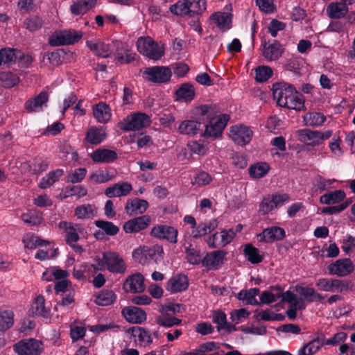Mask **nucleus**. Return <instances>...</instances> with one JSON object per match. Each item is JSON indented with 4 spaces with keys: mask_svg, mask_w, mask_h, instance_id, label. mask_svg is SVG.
<instances>
[{
    "mask_svg": "<svg viewBox=\"0 0 355 355\" xmlns=\"http://www.w3.org/2000/svg\"><path fill=\"white\" fill-rule=\"evenodd\" d=\"M230 135L236 144L245 146L251 141L252 131L247 126L235 125L231 128Z\"/></svg>",
    "mask_w": 355,
    "mask_h": 355,
    "instance_id": "12",
    "label": "nucleus"
},
{
    "mask_svg": "<svg viewBox=\"0 0 355 355\" xmlns=\"http://www.w3.org/2000/svg\"><path fill=\"white\" fill-rule=\"evenodd\" d=\"M345 198V193L342 190H336L324 193L320 198L322 204L331 205L338 203Z\"/></svg>",
    "mask_w": 355,
    "mask_h": 355,
    "instance_id": "39",
    "label": "nucleus"
},
{
    "mask_svg": "<svg viewBox=\"0 0 355 355\" xmlns=\"http://www.w3.org/2000/svg\"><path fill=\"white\" fill-rule=\"evenodd\" d=\"M139 53L153 60H159L164 55V48L159 46L151 37H139L137 42Z\"/></svg>",
    "mask_w": 355,
    "mask_h": 355,
    "instance_id": "2",
    "label": "nucleus"
},
{
    "mask_svg": "<svg viewBox=\"0 0 355 355\" xmlns=\"http://www.w3.org/2000/svg\"><path fill=\"white\" fill-rule=\"evenodd\" d=\"M150 223V218L147 215L136 217L126 221L123 226L125 233H137L145 230Z\"/></svg>",
    "mask_w": 355,
    "mask_h": 355,
    "instance_id": "13",
    "label": "nucleus"
},
{
    "mask_svg": "<svg viewBox=\"0 0 355 355\" xmlns=\"http://www.w3.org/2000/svg\"><path fill=\"white\" fill-rule=\"evenodd\" d=\"M273 200L274 207L278 208L282 207L284 203L289 201L290 196L285 193H275L270 195Z\"/></svg>",
    "mask_w": 355,
    "mask_h": 355,
    "instance_id": "61",
    "label": "nucleus"
},
{
    "mask_svg": "<svg viewBox=\"0 0 355 355\" xmlns=\"http://www.w3.org/2000/svg\"><path fill=\"white\" fill-rule=\"evenodd\" d=\"M14 313L11 310L0 311V330L6 331L13 325Z\"/></svg>",
    "mask_w": 355,
    "mask_h": 355,
    "instance_id": "46",
    "label": "nucleus"
},
{
    "mask_svg": "<svg viewBox=\"0 0 355 355\" xmlns=\"http://www.w3.org/2000/svg\"><path fill=\"white\" fill-rule=\"evenodd\" d=\"M327 14L330 18L340 19L348 12V8L345 3L340 2L331 3L326 9Z\"/></svg>",
    "mask_w": 355,
    "mask_h": 355,
    "instance_id": "36",
    "label": "nucleus"
},
{
    "mask_svg": "<svg viewBox=\"0 0 355 355\" xmlns=\"http://www.w3.org/2000/svg\"><path fill=\"white\" fill-rule=\"evenodd\" d=\"M189 279L187 276L178 274L173 276L167 282L166 290L171 293L181 292L187 289Z\"/></svg>",
    "mask_w": 355,
    "mask_h": 355,
    "instance_id": "20",
    "label": "nucleus"
},
{
    "mask_svg": "<svg viewBox=\"0 0 355 355\" xmlns=\"http://www.w3.org/2000/svg\"><path fill=\"white\" fill-rule=\"evenodd\" d=\"M255 78L258 82H265L272 75V70L268 66L258 67L255 70Z\"/></svg>",
    "mask_w": 355,
    "mask_h": 355,
    "instance_id": "53",
    "label": "nucleus"
},
{
    "mask_svg": "<svg viewBox=\"0 0 355 355\" xmlns=\"http://www.w3.org/2000/svg\"><path fill=\"white\" fill-rule=\"evenodd\" d=\"M189 8V17H193L196 15H202L206 10L205 0H187Z\"/></svg>",
    "mask_w": 355,
    "mask_h": 355,
    "instance_id": "40",
    "label": "nucleus"
},
{
    "mask_svg": "<svg viewBox=\"0 0 355 355\" xmlns=\"http://www.w3.org/2000/svg\"><path fill=\"white\" fill-rule=\"evenodd\" d=\"M150 119L148 115L137 112L126 116L119 123V127L124 131L139 130L148 125Z\"/></svg>",
    "mask_w": 355,
    "mask_h": 355,
    "instance_id": "3",
    "label": "nucleus"
},
{
    "mask_svg": "<svg viewBox=\"0 0 355 355\" xmlns=\"http://www.w3.org/2000/svg\"><path fill=\"white\" fill-rule=\"evenodd\" d=\"M148 207L146 200L135 198L131 202H127L125 209L130 215L142 214Z\"/></svg>",
    "mask_w": 355,
    "mask_h": 355,
    "instance_id": "32",
    "label": "nucleus"
},
{
    "mask_svg": "<svg viewBox=\"0 0 355 355\" xmlns=\"http://www.w3.org/2000/svg\"><path fill=\"white\" fill-rule=\"evenodd\" d=\"M97 3V0H77L70 7V10L73 15H84L90 9L94 8Z\"/></svg>",
    "mask_w": 355,
    "mask_h": 355,
    "instance_id": "30",
    "label": "nucleus"
},
{
    "mask_svg": "<svg viewBox=\"0 0 355 355\" xmlns=\"http://www.w3.org/2000/svg\"><path fill=\"white\" fill-rule=\"evenodd\" d=\"M83 37L81 31L73 29L55 32L50 37L49 44L52 46L71 45L78 42Z\"/></svg>",
    "mask_w": 355,
    "mask_h": 355,
    "instance_id": "1",
    "label": "nucleus"
},
{
    "mask_svg": "<svg viewBox=\"0 0 355 355\" xmlns=\"http://www.w3.org/2000/svg\"><path fill=\"white\" fill-rule=\"evenodd\" d=\"M270 166L266 163H257L252 164L248 168V172L252 178H261L264 177L269 171Z\"/></svg>",
    "mask_w": 355,
    "mask_h": 355,
    "instance_id": "42",
    "label": "nucleus"
},
{
    "mask_svg": "<svg viewBox=\"0 0 355 355\" xmlns=\"http://www.w3.org/2000/svg\"><path fill=\"white\" fill-rule=\"evenodd\" d=\"M187 259L191 264H199L202 263V255L199 251H197L194 248H187L186 249Z\"/></svg>",
    "mask_w": 355,
    "mask_h": 355,
    "instance_id": "59",
    "label": "nucleus"
},
{
    "mask_svg": "<svg viewBox=\"0 0 355 355\" xmlns=\"http://www.w3.org/2000/svg\"><path fill=\"white\" fill-rule=\"evenodd\" d=\"M128 333L134 337H137L140 343L148 345L153 343L150 333L143 327L135 326L128 329Z\"/></svg>",
    "mask_w": 355,
    "mask_h": 355,
    "instance_id": "38",
    "label": "nucleus"
},
{
    "mask_svg": "<svg viewBox=\"0 0 355 355\" xmlns=\"http://www.w3.org/2000/svg\"><path fill=\"white\" fill-rule=\"evenodd\" d=\"M48 99V94L46 92H41L37 96L26 102L25 108L28 112H36L44 103L47 102Z\"/></svg>",
    "mask_w": 355,
    "mask_h": 355,
    "instance_id": "34",
    "label": "nucleus"
},
{
    "mask_svg": "<svg viewBox=\"0 0 355 355\" xmlns=\"http://www.w3.org/2000/svg\"><path fill=\"white\" fill-rule=\"evenodd\" d=\"M123 288L131 293H142L145 290L144 276L139 272L128 276L123 284Z\"/></svg>",
    "mask_w": 355,
    "mask_h": 355,
    "instance_id": "15",
    "label": "nucleus"
},
{
    "mask_svg": "<svg viewBox=\"0 0 355 355\" xmlns=\"http://www.w3.org/2000/svg\"><path fill=\"white\" fill-rule=\"evenodd\" d=\"M220 107L216 104L202 105L196 107V114L201 120L215 121L221 114Z\"/></svg>",
    "mask_w": 355,
    "mask_h": 355,
    "instance_id": "17",
    "label": "nucleus"
},
{
    "mask_svg": "<svg viewBox=\"0 0 355 355\" xmlns=\"http://www.w3.org/2000/svg\"><path fill=\"white\" fill-rule=\"evenodd\" d=\"M1 57L3 58V62L5 63L16 62L17 57L20 56L21 51L17 49H3L0 50Z\"/></svg>",
    "mask_w": 355,
    "mask_h": 355,
    "instance_id": "54",
    "label": "nucleus"
},
{
    "mask_svg": "<svg viewBox=\"0 0 355 355\" xmlns=\"http://www.w3.org/2000/svg\"><path fill=\"white\" fill-rule=\"evenodd\" d=\"M259 292L260 291L257 288H250L249 290H241L236 295V298L239 300L244 302L245 304L259 305L260 303L255 298V297L259 295Z\"/></svg>",
    "mask_w": 355,
    "mask_h": 355,
    "instance_id": "35",
    "label": "nucleus"
},
{
    "mask_svg": "<svg viewBox=\"0 0 355 355\" xmlns=\"http://www.w3.org/2000/svg\"><path fill=\"white\" fill-rule=\"evenodd\" d=\"M96 208L92 205H83L75 209V215L80 219L90 218L94 216Z\"/></svg>",
    "mask_w": 355,
    "mask_h": 355,
    "instance_id": "50",
    "label": "nucleus"
},
{
    "mask_svg": "<svg viewBox=\"0 0 355 355\" xmlns=\"http://www.w3.org/2000/svg\"><path fill=\"white\" fill-rule=\"evenodd\" d=\"M295 87L286 83H276L272 85V95L278 105L281 106L289 95H293Z\"/></svg>",
    "mask_w": 355,
    "mask_h": 355,
    "instance_id": "14",
    "label": "nucleus"
},
{
    "mask_svg": "<svg viewBox=\"0 0 355 355\" xmlns=\"http://www.w3.org/2000/svg\"><path fill=\"white\" fill-rule=\"evenodd\" d=\"M164 253L162 245H155L152 247L143 246L132 252L133 258L139 263H144L148 259H156L157 256L162 257Z\"/></svg>",
    "mask_w": 355,
    "mask_h": 355,
    "instance_id": "7",
    "label": "nucleus"
},
{
    "mask_svg": "<svg viewBox=\"0 0 355 355\" xmlns=\"http://www.w3.org/2000/svg\"><path fill=\"white\" fill-rule=\"evenodd\" d=\"M286 236L285 231L283 228L273 226L266 228L258 235L260 242H272L275 241L282 240Z\"/></svg>",
    "mask_w": 355,
    "mask_h": 355,
    "instance_id": "18",
    "label": "nucleus"
},
{
    "mask_svg": "<svg viewBox=\"0 0 355 355\" xmlns=\"http://www.w3.org/2000/svg\"><path fill=\"white\" fill-rule=\"evenodd\" d=\"M150 234L152 236L166 239L171 243L178 242V231L172 226L163 225L154 227Z\"/></svg>",
    "mask_w": 355,
    "mask_h": 355,
    "instance_id": "10",
    "label": "nucleus"
},
{
    "mask_svg": "<svg viewBox=\"0 0 355 355\" xmlns=\"http://www.w3.org/2000/svg\"><path fill=\"white\" fill-rule=\"evenodd\" d=\"M23 221L31 225H37L41 223L42 220V214L35 212L32 214H24L21 215Z\"/></svg>",
    "mask_w": 355,
    "mask_h": 355,
    "instance_id": "57",
    "label": "nucleus"
},
{
    "mask_svg": "<svg viewBox=\"0 0 355 355\" xmlns=\"http://www.w3.org/2000/svg\"><path fill=\"white\" fill-rule=\"evenodd\" d=\"M283 52L284 49L276 40L268 45L265 43L263 49V55L268 61L277 60L282 56Z\"/></svg>",
    "mask_w": 355,
    "mask_h": 355,
    "instance_id": "23",
    "label": "nucleus"
},
{
    "mask_svg": "<svg viewBox=\"0 0 355 355\" xmlns=\"http://www.w3.org/2000/svg\"><path fill=\"white\" fill-rule=\"evenodd\" d=\"M29 313L31 315H40L47 318L49 309L45 307V300L42 295H38L33 302L29 309Z\"/></svg>",
    "mask_w": 355,
    "mask_h": 355,
    "instance_id": "33",
    "label": "nucleus"
},
{
    "mask_svg": "<svg viewBox=\"0 0 355 355\" xmlns=\"http://www.w3.org/2000/svg\"><path fill=\"white\" fill-rule=\"evenodd\" d=\"M121 313L131 323L140 324L146 320V312L137 306L125 307Z\"/></svg>",
    "mask_w": 355,
    "mask_h": 355,
    "instance_id": "19",
    "label": "nucleus"
},
{
    "mask_svg": "<svg viewBox=\"0 0 355 355\" xmlns=\"http://www.w3.org/2000/svg\"><path fill=\"white\" fill-rule=\"evenodd\" d=\"M169 10L174 15L184 17L189 16V8L187 0L178 1L170 6Z\"/></svg>",
    "mask_w": 355,
    "mask_h": 355,
    "instance_id": "52",
    "label": "nucleus"
},
{
    "mask_svg": "<svg viewBox=\"0 0 355 355\" xmlns=\"http://www.w3.org/2000/svg\"><path fill=\"white\" fill-rule=\"evenodd\" d=\"M227 252L224 250H216L207 253L202 259V264L210 270H216L223 264Z\"/></svg>",
    "mask_w": 355,
    "mask_h": 355,
    "instance_id": "16",
    "label": "nucleus"
},
{
    "mask_svg": "<svg viewBox=\"0 0 355 355\" xmlns=\"http://www.w3.org/2000/svg\"><path fill=\"white\" fill-rule=\"evenodd\" d=\"M116 300V295L112 291L103 290L96 296L95 303L99 306H108Z\"/></svg>",
    "mask_w": 355,
    "mask_h": 355,
    "instance_id": "45",
    "label": "nucleus"
},
{
    "mask_svg": "<svg viewBox=\"0 0 355 355\" xmlns=\"http://www.w3.org/2000/svg\"><path fill=\"white\" fill-rule=\"evenodd\" d=\"M327 269L331 275L345 277L353 272L354 264L349 259H342L329 264Z\"/></svg>",
    "mask_w": 355,
    "mask_h": 355,
    "instance_id": "11",
    "label": "nucleus"
},
{
    "mask_svg": "<svg viewBox=\"0 0 355 355\" xmlns=\"http://www.w3.org/2000/svg\"><path fill=\"white\" fill-rule=\"evenodd\" d=\"M95 225L103 230L105 235L114 236L119 232V227L115 225L112 222L97 220L94 222Z\"/></svg>",
    "mask_w": 355,
    "mask_h": 355,
    "instance_id": "41",
    "label": "nucleus"
},
{
    "mask_svg": "<svg viewBox=\"0 0 355 355\" xmlns=\"http://www.w3.org/2000/svg\"><path fill=\"white\" fill-rule=\"evenodd\" d=\"M325 116L320 112H312L306 114L304 117V121L308 126H318L322 125L325 121Z\"/></svg>",
    "mask_w": 355,
    "mask_h": 355,
    "instance_id": "49",
    "label": "nucleus"
},
{
    "mask_svg": "<svg viewBox=\"0 0 355 355\" xmlns=\"http://www.w3.org/2000/svg\"><path fill=\"white\" fill-rule=\"evenodd\" d=\"M243 252L248 260L252 264L259 263L263 260L262 256L259 253V250L251 243H248L245 245Z\"/></svg>",
    "mask_w": 355,
    "mask_h": 355,
    "instance_id": "44",
    "label": "nucleus"
},
{
    "mask_svg": "<svg viewBox=\"0 0 355 355\" xmlns=\"http://www.w3.org/2000/svg\"><path fill=\"white\" fill-rule=\"evenodd\" d=\"M86 44L87 47L98 56L108 58L111 55L112 51L110 49L109 45L103 42H94L87 41Z\"/></svg>",
    "mask_w": 355,
    "mask_h": 355,
    "instance_id": "37",
    "label": "nucleus"
},
{
    "mask_svg": "<svg viewBox=\"0 0 355 355\" xmlns=\"http://www.w3.org/2000/svg\"><path fill=\"white\" fill-rule=\"evenodd\" d=\"M176 99L182 101H191L195 97V89L190 83H184L175 91Z\"/></svg>",
    "mask_w": 355,
    "mask_h": 355,
    "instance_id": "31",
    "label": "nucleus"
},
{
    "mask_svg": "<svg viewBox=\"0 0 355 355\" xmlns=\"http://www.w3.org/2000/svg\"><path fill=\"white\" fill-rule=\"evenodd\" d=\"M155 321L157 324L164 327L178 326L182 323L181 319L173 317L167 313L156 317Z\"/></svg>",
    "mask_w": 355,
    "mask_h": 355,
    "instance_id": "43",
    "label": "nucleus"
},
{
    "mask_svg": "<svg viewBox=\"0 0 355 355\" xmlns=\"http://www.w3.org/2000/svg\"><path fill=\"white\" fill-rule=\"evenodd\" d=\"M24 25L29 31H35L42 26L43 20L37 16H33L25 20Z\"/></svg>",
    "mask_w": 355,
    "mask_h": 355,
    "instance_id": "56",
    "label": "nucleus"
},
{
    "mask_svg": "<svg viewBox=\"0 0 355 355\" xmlns=\"http://www.w3.org/2000/svg\"><path fill=\"white\" fill-rule=\"evenodd\" d=\"M87 171L85 168H79L75 170L74 173L68 175L67 182L73 184L80 182L86 175Z\"/></svg>",
    "mask_w": 355,
    "mask_h": 355,
    "instance_id": "62",
    "label": "nucleus"
},
{
    "mask_svg": "<svg viewBox=\"0 0 355 355\" xmlns=\"http://www.w3.org/2000/svg\"><path fill=\"white\" fill-rule=\"evenodd\" d=\"M324 345V336L318 335L315 338L308 343L299 352L298 355H313Z\"/></svg>",
    "mask_w": 355,
    "mask_h": 355,
    "instance_id": "25",
    "label": "nucleus"
},
{
    "mask_svg": "<svg viewBox=\"0 0 355 355\" xmlns=\"http://www.w3.org/2000/svg\"><path fill=\"white\" fill-rule=\"evenodd\" d=\"M319 131L304 129L298 131L299 140L306 145L315 146L320 143Z\"/></svg>",
    "mask_w": 355,
    "mask_h": 355,
    "instance_id": "28",
    "label": "nucleus"
},
{
    "mask_svg": "<svg viewBox=\"0 0 355 355\" xmlns=\"http://www.w3.org/2000/svg\"><path fill=\"white\" fill-rule=\"evenodd\" d=\"M230 117L228 114H221L215 121H209L205 125L204 132H201V136L205 138L216 139L221 137L223 131Z\"/></svg>",
    "mask_w": 355,
    "mask_h": 355,
    "instance_id": "5",
    "label": "nucleus"
},
{
    "mask_svg": "<svg viewBox=\"0 0 355 355\" xmlns=\"http://www.w3.org/2000/svg\"><path fill=\"white\" fill-rule=\"evenodd\" d=\"M19 81L17 74L10 71H2L0 73V82L4 87L10 88L15 86Z\"/></svg>",
    "mask_w": 355,
    "mask_h": 355,
    "instance_id": "51",
    "label": "nucleus"
},
{
    "mask_svg": "<svg viewBox=\"0 0 355 355\" xmlns=\"http://www.w3.org/2000/svg\"><path fill=\"white\" fill-rule=\"evenodd\" d=\"M71 286V282L67 279H62L58 281L54 286V289L57 295L61 293H67L71 291L69 288Z\"/></svg>",
    "mask_w": 355,
    "mask_h": 355,
    "instance_id": "63",
    "label": "nucleus"
},
{
    "mask_svg": "<svg viewBox=\"0 0 355 355\" xmlns=\"http://www.w3.org/2000/svg\"><path fill=\"white\" fill-rule=\"evenodd\" d=\"M58 227L64 230V239L67 245L76 243L80 239L79 234L83 230L80 225L67 221L60 222Z\"/></svg>",
    "mask_w": 355,
    "mask_h": 355,
    "instance_id": "8",
    "label": "nucleus"
},
{
    "mask_svg": "<svg viewBox=\"0 0 355 355\" xmlns=\"http://www.w3.org/2000/svg\"><path fill=\"white\" fill-rule=\"evenodd\" d=\"M62 169H56L50 172L44 176L40 182V187L42 189H46L51 186L53 183L58 180V179L63 175Z\"/></svg>",
    "mask_w": 355,
    "mask_h": 355,
    "instance_id": "47",
    "label": "nucleus"
},
{
    "mask_svg": "<svg viewBox=\"0 0 355 355\" xmlns=\"http://www.w3.org/2000/svg\"><path fill=\"white\" fill-rule=\"evenodd\" d=\"M144 74L148 76V80L154 83H166L172 76L171 69L168 67L155 66L145 68Z\"/></svg>",
    "mask_w": 355,
    "mask_h": 355,
    "instance_id": "6",
    "label": "nucleus"
},
{
    "mask_svg": "<svg viewBox=\"0 0 355 355\" xmlns=\"http://www.w3.org/2000/svg\"><path fill=\"white\" fill-rule=\"evenodd\" d=\"M103 258L110 272L115 273H124L125 272L126 266L125 262L116 252H104Z\"/></svg>",
    "mask_w": 355,
    "mask_h": 355,
    "instance_id": "9",
    "label": "nucleus"
},
{
    "mask_svg": "<svg viewBox=\"0 0 355 355\" xmlns=\"http://www.w3.org/2000/svg\"><path fill=\"white\" fill-rule=\"evenodd\" d=\"M60 297L61 299L57 302L56 306L69 307V306L75 302L73 291H71L67 293H61ZM55 309H57V306H55Z\"/></svg>",
    "mask_w": 355,
    "mask_h": 355,
    "instance_id": "58",
    "label": "nucleus"
},
{
    "mask_svg": "<svg viewBox=\"0 0 355 355\" xmlns=\"http://www.w3.org/2000/svg\"><path fill=\"white\" fill-rule=\"evenodd\" d=\"M93 115L98 122L105 123L111 118L110 108L105 103L100 102L93 106Z\"/></svg>",
    "mask_w": 355,
    "mask_h": 355,
    "instance_id": "27",
    "label": "nucleus"
},
{
    "mask_svg": "<svg viewBox=\"0 0 355 355\" xmlns=\"http://www.w3.org/2000/svg\"><path fill=\"white\" fill-rule=\"evenodd\" d=\"M281 107L297 111L304 110V100L302 94L294 88L293 95H289L288 98L284 101Z\"/></svg>",
    "mask_w": 355,
    "mask_h": 355,
    "instance_id": "21",
    "label": "nucleus"
},
{
    "mask_svg": "<svg viewBox=\"0 0 355 355\" xmlns=\"http://www.w3.org/2000/svg\"><path fill=\"white\" fill-rule=\"evenodd\" d=\"M18 355H40L44 350L43 343L34 338L24 339L13 346Z\"/></svg>",
    "mask_w": 355,
    "mask_h": 355,
    "instance_id": "4",
    "label": "nucleus"
},
{
    "mask_svg": "<svg viewBox=\"0 0 355 355\" xmlns=\"http://www.w3.org/2000/svg\"><path fill=\"white\" fill-rule=\"evenodd\" d=\"M286 24L276 19H272L269 26L268 30L272 37H276L279 31H282L285 28Z\"/></svg>",
    "mask_w": 355,
    "mask_h": 355,
    "instance_id": "64",
    "label": "nucleus"
},
{
    "mask_svg": "<svg viewBox=\"0 0 355 355\" xmlns=\"http://www.w3.org/2000/svg\"><path fill=\"white\" fill-rule=\"evenodd\" d=\"M117 157V153L114 150L105 148L96 149L91 154V158L94 162L110 163Z\"/></svg>",
    "mask_w": 355,
    "mask_h": 355,
    "instance_id": "22",
    "label": "nucleus"
},
{
    "mask_svg": "<svg viewBox=\"0 0 355 355\" xmlns=\"http://www.w3.org/2000/svg\"><path fill=\"white\" fill-rule=\"evenodd\" d=\"M349 283L347 281L337 279H331V292H342L347 290Z\"/></svg>",
    "mask_w": 355,
    "mask_h": 355,
    "instance_id": "60",
    "label": "nucleus"
},
{
    "mask_svg": "<svg viewBox=\"0 0 355 355\" xmlns=\"http://www.w3.org/2000/svg\"><path fill=\"white\" fill-rule=\"evenodd\" d=\"M132 189V185L127 182L115 184L105 190V195L108 198L125 196L128 195Z\"/></svg>",
    "mask_w": 355,
    "mask_h": 355,
    "instance_id": "24",
    "label": "nucleus"
},
{
    "mask_svg": "<svg viewBox=\"0 0 355 355\" xmlns=\"http://www.w3.org/2000/svg\"><path fill=\"white\" fill-rule=\"evenodd\" d=\"M178 130L182 135L195 136L198 133L201 134L202 124L197 121L185 120L180 124Z\"/></svg>",
    "mask_w": 355,
    "mask_h": 355,
    "instance_id": "26",
    "label": "nucleus"
},
{
    "mask_svg": "<svg viewBox=\"0 0 355 355\" xmlns=\"http://www.w3.org/2000/svg\"><path fill=\"white\" fill-rule=\"evenodd\" d=\"M105 137V132L101 129L91 128L87 133L86 139L91 144L97 145L104 140Z\"/></svg>",
    "mask_w": 355,
    "mask_h": 355,
    "instance_id": "48",
    "label": "nucleus"
},
{
    "mask_svg": "<svg viewBox=\"0 0 355 355\" xmlns=\"http://www.w3.org/2000/svg\"><path fill=\"white\" fill-rule=\"evenodd\" d=\"M275 209L274 207L273 200L270 195L264 197L259 205V211L261 214L266 215Z\"/></svg>",
    "mask_w": 355,
    "mask_h": 355,
    "instance_id": "55",
    "label": "nucleus"
},
{
    "mask_svg": "<svg viewBox=\"0 0 355 355\" xmlns=\"http://www.w3.org/2000/svg\"><path fill=\"white\" fill-rule=\"evenodd\" d=\"M210 18L222 31L231 28L232 15L230 13L216 12L213 13Z\"/></svg>",
    "mask_w": 355,
    "mask_h": 355,
    "instance_id": "29",
    "label": "nucleus"
}]
</instances>
